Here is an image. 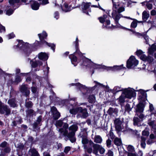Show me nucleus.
Masks as SVG:
<instances>
[{
	"label": "nucleus",
	"instance_id": "1",
	"mask_svg": "<svg viewBox=\"0 0 156 156\" xmlns=\"http://www.w3.org/2000/svg\"><path fill=\"white\" fill-rule=\"evenodd\" d=\"M78 127L76 125H73L70 126L69 128V130L71 132L68 133L67 130L62 129H60L59 131L60 134L63 135L67 137L69 139L70 141L72 143L76 141V138L74 137L75 132L77 130Z\"/></svg>",
	"mask_w": 156,
	"mask_h": 156
},
{
	"label": "nucleus",
	"instance_id": "2",
	"mask_svg": "<svg viewBox=\"0 0 156 156\" xmlns=\"http://www.w3.org/2000/svg\"><path fill=\"white\" fill-rule=\"evenodd\" d=\"M112 2L113 5V11L112 15V17L115 20V23L117 24L120 18V15L117 14V12L118 13H120L124 11L125 9L122 7L119 8V0H112Z\"/></svg>",
	"mask_w": 156,
	"mask_h": 156
},
{
	"label": "nucleus",
	"instance_id": "3",
	"mask_svg": "<svg viewBox=\"0 0 156 156\" xmlns=\"http://www.w3.org/2000/svg\"><path fill=\"white\" fill-rule=\"evenodd\" d=\"M82 143L83 145V148L88 153H91L92 151V147L94 148V143L90 140H89L86 136H82Z\"/></svg>",
	"mask_w": 156,
	"mask_h": 156
},
{
	"label": "nucleus",
	"instance_id": "4",
	"mask_svg": "<svg viewBox=\"0 0 156 156\" xmlns=\"http://www.w3.org/2000/svg\"><path fill=\"white\" fill-rule=\"evenodd\" d=\"M38 36L42 44H45L48 46L51 47L54 51H55V45L53 44L48 43L46 41L44 40V39H45L47 36V34L45 32L43 31L42 34H38Z\"/></svg>",
	"mask_w": 156,
	"mask_h": 156
},
{
	"label": "nucleus",
	"instance_id": "5",
	"mask_svg": "<svg viewBox=\"0 0 156 156\" xmlns=\"http://www.w3.org/2000/svg\"><path fill=\"white\" fill-rule=\"evenodd\" d=\"M123 93L125 97L129 99L136 96V93L134 90L130 88L125 89Z\"/></svg>",
	"mask_w": 156,
	"mask_h": 156
},
{
	"label": "nucleus",
	"instance_id": "6",
	"mask_svg": "<svg viewBox=\"0 0 156 156\" xmlns=\"http://www.w3.org/2000/svg\"><path fill=\"white\" fill-rule=\"evenodd\" d=\"M138 61L133 56H131L127 62V67L128 68H133L138 64Z\"/></svg>",
	"mask_w": 156,
	"mask_h": 156
},
{
	"label": "nucleus",
	"instance_id": "7",
	"mask_svg": "<svg viewBox=\"0 0 156 156\" xmlns=\"http://www.w3.org/2000/svg\"><path fill=\"white\" fill-rule=\"evenodd\" d=\"M11 110L8 106L3 105L0 102V114L8 115L10 113Z\"/></svg>",
	"mask_w": 156,
	"mask_h": 156
},
{
	"label": "nucleus",
	"instance_id": "8",
	"mask_svg": "<svg viewBox=\"0 0 156 156\" xmlns=\"http://www.w3.org/2000/svg\"><path fill=\"white\" fill-rule=\"evenodd\" d=\"M107 15H104L103 17L99 18L98 19L100 23H103L105 22L104 26L108 28H110V27L109 26V25H110V22L109 20L107 19Z\"/></svg>",
	"mask_w": 156,
	"mask_h": 156
},
{
	"label": "nucleus",
	"instance_id": "9",
	"mask_svg": "<svg viewBox=\"0 0 156 156\" xmlns=\"http://www.w3.org/2000/svg\"><path fill=\"white\" fill-rule=\"evenodd\" d=\"M98 150H99L100 153L101 154H103L105 151V149L101 146L97 144H94L93 153L96 154L98 153Z\"/></svg>",
	"mask_w": 156,
	"mask_h": 156
},
{
	"label": "nucleus",
	"instance_id": "10",
	"mask_svg": "<svg viewBox=\"0 0 156 156\" xmlns=\"http://www.w3.org/2000/svg\"><path fill=\"white\" fill-rule=\"evenodd\" d=\"M90 5L91 3H83L82 5V8L83 12L88 15V12H90L89 9Z\"/></svg>",
	"mask_w": 156,
	"mask_h": 156
},
{
	"label": "nucleus",
	"instance_id": "11",
	"mask_svg": "<svg viewBox=\"0 0 156 156\" xmlns=\"http://www.w3.org/2000/svg\"><path fill=\"white\" fill-rule=\"evenodd\" d=\"M51 111L53 114V117L54 119H58L60 116V113L58 112L56 107H52L51 108Z\"/></svg>",
	"mask_w": 156,
	"mask_h": 156
},
{
	"label": "nucleus",
	"instance_id": "12",
	"mask_svg": "<svg viewBox=\"0 0 156 156\" xmlns=\"http://www.w3.org/2000/svg\"><path fill=\"white\" fill-rule=\"evenodd\" d=\"M20 91L21 92L24 93L26 96L30 94V89H28L27 86L26 85H22L20 88Z\"/></svg>",
	"mask_w": 156,
	"mask_h": 156
},
{
	"label": "nucleus",
	"instance_id": "13",
	"mask_svg": "<svg viewBox=\"0 0 156 156\" xmlns=\"http://www.w3.org/2000/svg\"><path fill=\"white\" fill-rule=\"evenodd\" d=\"M140 58L142 60L145 61H147L149 63L152 62L153 60V58L152 57L150 56L147 57L144 54L142 55Z\"/></svg>",
	"mask_w": 156,
	"mask_h": 156
},
{
	"label": "nucleus",
	"instance_id": "14",
	"mask_svg": "<svg viewBox=\"0 0 156 156\" xmlns=\"http://www.w3.org/2000/svg\"><path fill=\"white\" fill-rule=\"evenodd\" d=\"M154 53V56L156 57V44L152 45L151 48L148 49V53L149 55H152Z\"/></svg>",
	"mask_w": 156,
	"mask_h": 156
},
{
	"label": "nucleus",
	"instance_id": "15",
	"mask_svg": "<svg viewBox=\"0 0 156 156\" xmlns=\"http://www.w3.org/2000/svg\"><path fill=\"white\" fill-rule=\"evenodd\" d=\"M31 7L33 10H37L39 7L40 4L36 1H33L31 2Z\"/></svg>",
	"mask_w": 156,
	"mask_h": 156
},
{
	"label": "nucleus",
	"instance_id": "16",
	"mask_svg": "<svg viewBox=\"0 0 156 156\" xmlns=\"http://www.w3.org/2000/svg\"><path fill=\"white\" fill-rule=\"evenodd\" d=\"M83 64L84 66L89 67L93 66L94 63L90 60L87 58H85L83 62Z\"/></svg>",
	"mask_w": 156,
	"mask_h": 156
},
{
	"label": "nucleus",
	"instance_id": "17",
	"mask_svg": "<svg viewBox=\"0 0 156 156\" xmlns=\"http://www.w3.org/2000/svg\"><path fill=\"white\" fill-rule=\"evenodd\" d=\"M38 58L40 59L47 60L48 58V56L45 53L41 52L38 54Z\"/></svg>",
	"mask_w": 156,
	"mask_h": 156
},
{
	"label": "nucleus",
	"instance_id": "18",
	"mask_svg": "<svg viewBox=\"0 0 156 156\" xmlns=\"http://www.w3.org/2000/svg\"><path fill=\"white\" fill-rule=\"evenodd\" d=\"M10 151V149L9 147H7L4 149L1 150L0 156H5L6 153H9Z\"/></svg>",
	"mask_w": 156,
	"mask_h": 156
},
{
	"label": "nucleus",
	"instance_id": "19",
	"mask_svg": "<svg viewBox=\"0 0 156 156\" xmlns=\"http://www.w3.org/2000/svg\"><path fill=\"white\" fill-rule=\"evenodd\" d=\"M124 18L133 20V21L131 23V27L135 28L136 27L137 25V21L136 20L134 19H133L132 18H131L129 17L125 16Z\"/></svg>",
	"mask_w": 156,
	"mask_h": 156
},
{
	"label": "nucleus",
	"instance_id": "20",
	"mask_svg": "<svg viewBox=\"0 0 156 156\" xmlns=\"http://www.w3.org/2000/svg\"><path fill=\"white\" fill-rule=\"evenodd\" d=\"M139 91L138 95L140 99H141L142 98H145L146 97V93L144 90H140Z\"/></svg>",
	"mask_w": 156,
	"mask_h": 156
},
{
	"label": "nucleus",
	"instance_id": "21",
	"mask_svg": "<svg viewBox=\"0 0 156 156\" xmlns=\"http://www.w3.org/2000/svg\"><path fill=\"white\" fill-rule=\"evenodd\" d=\"M82 110V108L80 107L75 108H73L70 110V113L73 114H75L77 112H80Z\"/></svg>",
	"mask_w": 156,
	"mask_h": 156
},
{
	"label": "nucleus",
	"instance_id": "22",
	"mask_svg": "<svg viewBox=\"0 0 156 156\" xmlns=\"http://www.w3.org/2000/svg\"><path fill=\"white\" fill-rule=\"evenodd\" d=\"M29 153L31 156H39L37 151L34 148H31L29 151Z\"/></svg>",
	"mask_w": 156,
	"mask_h": 156
},
{
	"label": "nucleus",
	"instance_id": "23",
	"mask_svg": "<svg viewBox=\"0 0 156 156\" xmlns=\"http://www.w3.org/2000/svg\"><path fill=\"white\" fill-rule=\"evenodd\" d=\"M102 141L101 137L99 135L95 136L94 138V141L97 143L101 144Z\"/></svg>",
	"mask_w": 156,
	"mask_h": 156
},
{
	"label": "nucleus",
	"instance_id": "24",
	"mask_svg": "<svg viewBox=\"0 0 156 156\" xmlns=\"http://www.w3.org/2000/svg\"><path fill=\"white\" fill-rule=\"evenodd\" d=\"M149 16L148 12L146 11H144L142 13V19L144 21H146Z\"/></svg>",
	"mask_w": 156,
	"mask_h": 156
},
{
	"label": "nucleus",
	"instance_id": "25",
	"mask_svg": "<svg viewBox=\"0 0 156 156\" xmlns=\"http://www.w3.org/2000/svg\"><path fill=\"white\" fill-rule=\"evenodd\" d=\"M62 9L63 11L65 12L69 11L71 10V8L69 6L68 4L66 3H65L64 5L62 7Z\"/></svg>",
	"mask_w": 156,
	"mask_h": 156
},
{
	"label": "nucleus",
	"instance_id": "26",
	"mask_svg": "<svg viewBox=\"0 0 156 156\" xmlns=\"http://www.w3.org/2000/svg\"><path fill=\"white\" fill-rule=\"evenodd\" d=\"M19 2V0H9V1L10 6L13 8Z\"/></svg>",
	"mask_w": 156,
	"mask_h": 156
},
{
	"label": "nucleus",
	"instance_id": "27",
	"mask_svg": "<svg viewBox=\"0 0 156 156\" xmlns=\"http://www.w3.org/2000/svg\"><path fill=\"white\" fill-rule=\"evenodd\" d=\"M69 57L71 59L72 63L75 66L76 65V64H75L74 63L75 62H76L77 61L76 57L73 55H70L69 56Z\"/></svg>",
	"mask_w": 156,
	"mask_h": 156
},
{
	"label": "nucleus",
	"instance_id": "28",
	"mask_svg": "<svg viewBox=\"0 0 156 156\" xmlns=\"http://www.w3.org/2000/svg\"><path fill=\"white\" fill-rule=\"evenodd\" d=\"M8 103L11 107H15L16 106V101L15 99H12L9 100L8 101Z\"/></svg>",
	"mask_w": 156,
	"mask_h": 156
},
{
	"label": "nucleus",
	"instance_id": "29",
	"mask_svg": "<svg viewBox=\"0 0 156 156\" xmlns=\"http://www.w3.org/2000/svg\"><path fill=\"white\" fill-rule=\"evenodd\" d=\"M115 144L117 146H120L122 144V142L120 139L116 138L114 140Z\"/></svg>",
	"mask_w": 156,
	"mask_h": 156
},
{
	"label": "nucleus",
	"instance_id": "30",
	"mask_svg": "<svg viewBox=\"0 0 156 156\" xmlns=\"http://www.w3.org/2000/svg\"><path fill=\"white\" fill-rule=\"evenodd\" d=\"M122 65H121L120 66H114L113 68L112 67H108L109 69H111L112 70H119L122 69L123 68L122 67Z\"/></svg>",
	"mask_w": 156,
	"mask_h": 156
},
{
	"label": "nucleus",
	"instance_id": "31",
	"mask_svg": "<svg viewBox=\"0 0 156 156\" xmlns=\"http://www.w3.org/2000/svg\"><path fill=\"white\" fill-rule=\"evenodd\" d=\"M143 111V109L141 108V105H138L136 110L137 115H138L139 113L142 112Z\"/></svg>",
	"mask_w": 156,
	"mask_h": 156
},
{
	"label": "nucleus",
	"instance_id": "32",
	"mask_svg": "<svg viewBox=\"0 0 156 156\" xmlns=\"http://www.w3.org/2000/svg\"><path fill=\"white\" fill-rule=\"evenodd\" d=\"M80 112H81L82 113V116L84 118L87 117L88 115V114L87 112V110L86 109H82V111Z\"/></svg>",
	"mask_w": 156,
	"mask_h": 156
},
{
	"label": "nucleus",
	"instance_id": "33",
	"mask_svg": "<svg viewBox=\"0 0 156 156\" xmlns=\"http://www.w3.org/2000/svg\"><path fill=\"white\" fill-rule=\"evenodd\" d=\"M141 145L142 147L144 148H145L146 146V144L145 143L146 138L144 137H142L141 138Z\"/></svg>",
	"mask_w": 156,
	"mask_h": 156
},
{
	"label": "nucleus",
	"instance_id": "34",
	"mask_svg": "<svg viewBox=\"0 0 156 156\" xmlns=\"http://www.w3.org/2000/svg\"><path fill=\"white\" fill-rule=\"evenodd\" d=\"M125 95L123 94V93L119 99V102L121 103H123L125 101Z\"/></svg>",
	"mask_w": 156,
	"mask_h": 156
},
{
	"label": "nucleus",
	"instance_id": "35",
	"mask_svg": "<svg viewBox=\"0 0 156 156\" xmlns=\"http://www.w3.org/2000/svg\"><path fill=\"white\" fill-rule=\"evenodd\" d=\"M95 98L94 95L89 96L88 98V101L90 103H93L95 101Z\"/></svg>",
	"mask_w": 156,
	"mask_h": 156
},
{
	"label": "nucleus",
	"instance_id": "36",
	"mask_svg": "<svg viewBox=\"0 0 156 156\" xmlns=\"http://www.w3.org/2000/svg\"><path fill=\"white\" fill-rule=\"evenodd\" d=\"M62 122L60 120L56 121L55 125L56 126L61 127L62 125Z\"/></svg>",
	"mask_w": 156,
	"mask_h": 156
},
{
	"label": "nucleus",
	"instance_id": "37",
	"mask_svg": "<svg viewBox=\"0 0 156 156\" xmlns=\"http://www.w3.org/2000/svg\"><path fill=\"white\" fill-rule=\"evenodd\" d=\"M38 1L41 2H41H40V4L42 5H45L48 3V0H38Z\"/></svg>",
	"mask_w": 156,
	"mask_h": 156
},
{
	"label": "nucleus",
	"instance_id": "38",
	"mask_svg": "<svg viewBox=\"0 0 156 156\" xmlns=\"http://www.w3.org/2000/svg\"><path fill=\"white\" fill-rule=\"evenodd\" d=\"M146 6L149 10H151L152 9V4L147 2L146 4Z\"/></svg>",
	"mask_w": 156,
	"mask_h": 156
},
{
	"label": "nucleus",
	"instance_id": "39",
	"mask_svg": "<svg viewBox=\"0 0 156 156\" xmlns=\"http://www.w3.org/2000/svg\"><path fill=\"white\" fill-rule=\"evenodd\" d=\"M113 90L114 91V92H118L119 91H121L122 90V89L119 87H117V86H116V87H115L114 89H113Z\"/></svg>",
	"mask_w": 156,
	"mask_h": 156
},
{
	"label": "nucleus",
	"instance_id": "40",
	"mask_svg": "<svg viewBox=\"0 0 156 156\" xmlns=\"http://www.w3.org/2000/svg\"><path fill=\"white\" fill-rule=\"evenodd\" d=\"M140 121V120L137 117H134L133 119L134 124V125H137V123Z\"/></svg>",
	"mask_w": 156,
	"mask_h": 156
},
{
	"label": "nucleus",
	"instance_id": "41",
	"mask_svg": "<svg viewBox=\"0 0 156 156\" xmlns=\"http://www.w3.org/2000/svg\"><path fill=\"white\" fill-rule=\"evenodd\" d=\"M128 150L130 152H133L134 151V149L133 147L130 145H129L127 147Z\"/></svg>",
	"mask_w": 156,
	"mask_h": 156
},
{
	"label": "nucleus",
	"instance_id": "42",
	"mask_svg": "<svg viewBox=\"0 0 156 156\" xmlns=\"http://www.w3.org/2000/svg\"><path fill=\"white\" fill-rule=\"evenodd\" d=\"M30 63L33 67H36L37 66V61L34 62L33 61H31Z\"/></svg>",
	"mask_w": 156,
	"mask_h": 156
},
{
	"label": "nucleus",
	"instance_id": "43",
	"mask_svg": "<svg viewBox=\"0 0 156 156\" xmlns=\"http://www.w3.org/2000/svg\"><path fill=\"white\" fill-rule=\"evenodd\" d=\"M136 53L137 55L139 57H140V56L143 54V52L141 50H137Z\"/></svg>",
	"mask_w": 156,
	"mask_h": 156
},
{
	"label": "nucleus",
	"instance_id": "44",
	"mask_svg": "<svg viewBox=\"0 0 156 156\" xmlns=\"http://www.w3.org/2000/svg\"><path fill=\"white\" fill-rule=\"evenodd\" d=\"M13 10L12 9H9L6 11V14L7 15L10 16L13 12Z\"/></svg>",
	"mask_w": 156,
	"mask_h": 156
},
{
	"label": "nucleus",
	"instance_id": "45",
	"mask_svg": "<svg viewBox=\"0 0 156 156\" xmlns=\"http://www.w3.org/2000/svg\"><path fill=\"white\" fill-rule=\"evenodd\" d=\"M154 121H151L149 122H148V124L150 126H151L152 128L153 129H155L154 124Z\"/></svg>",
	"mask_w": 156,
	"mask_h": 156
},
{
	"label": "nucleus",
	"instance_id": "46",
	"mask_svg": "<svg viewBox=\"0 0 156 156\" xmlns=\"http://www.w3.org/2000/svg\"><path fill=\"white\" fill-rule=\"evenodd\" d=\"M23 41H19V44L17 46L19 47L20 48H21L23 47Z\"/></svg>",
	"mask_w": 156,
	"mask_h": 156
},
{
	"label": "nucleus",
	"instance_id": "47",
	"mask_svg": "<svg viewBox=\"0 0 156 156\" xmlns=\"http://www.w3.org/2000/svg\"><path fill=\"white\" fill-rule=\"evenodd\" d=\"M32 105V104L31 101H29L26 103V106L27 108H30Z\"/></svg>",
	"mask_w": 156,
	"mask_h": 156
},
{
	"label": "nucleus",
	"instance_id": "48",
	"mask_svg": "<svg viewBox=\"0 0 156 156\" xmlns=\"http://www.w3.org/2000/svg\"><path fill=\"white\" fill-rule=\"evenodd\" d=\"M142 134L143 136H148L149 134V132L147 131L144 130L143 131Z\"/></svg>",
	"mask_w": 156,
	"mask_h": 156
},
{
	"label": "nucleus",
	"instance_id": "49",
	"mask_svg": "<svg viewBox=\"0 0 156 156\" xmlns=\"http://www.w3.org/2000/svg\"><path fill=\"white\" fill-rule=\"evenodd\" d=\"M7 143L6 142L4 141L2 142L0 145V147H7Z\"/></svg>",
	"mask_w": 156,
	"mask_h": 156
},
{
	"label": "nucleus",
	"instance_id": "50",
	"mask_svg": "<svg viewBox=\"0 0 156 156\" xmlns=\"http://www.w3.org/2000/svg\"><path fill=\"white\" fill-rule=\"evenodd\" d=\"M115 127L116 129L118 131H120L121 129V125H119V124L115 125Z\"/></svg>",
	"mask_w": 156,
	"mask_h": 156
},
{
	"label": "nucleus",
	"instance_id": "51",
	"mask_svg": "<svg viewBox=\"0 0 156 156\" xmlns=\"http://www.w3.org/2000/svg\"><path fill=\"white\" fill-rule=\"evenodd\" d=\"M111 141L110 139H108L106 141V145L107 147H109L111 146Z\"/></svg>",
	"mask_w": 156,
	"mask_h": 156
},
{
	"label": "nucleus",
	"instance_id": "52",
	"mask_svg": "<svg viewBox=\"0 0 156 156\" xmlns=\"http://www.w3.org/2000/svg\"><path fill=\"white\" fill-rule=\"evenodd\" d=\"M114 123L115 125H121V122L118 119H116L114 121Z\"/></svg>",
	"mask_w": 156,
	"mask_h": 156
},
{
	"label": "nucleus",
	"instance_id": "53",
	"mask_svg": "<svg viewBox=\"0 0 156 156\" xmlns=\"http://www.w3.org/2000/svg\"><path fill=\"white\" fill-rule=\"evenodd\" d=\"M70 147H66L64 149V152L66 153H67L70 151Z\"/></svg>",
	"mask_w": 156,
	"mask_h": 156
},
{
	"label": "nucleus",
	"instance_id": "54",
	"mask_svg": "<svg viewBox=\"0 0 156 156\" xmlns=\"http://www.w3.org/2000/svg\"><path fill=\"white\" fill-rule=\"evenodd\" d=\"M15 37V35L12 33L8 35V39H10L13 38Z\"/></svg>",
	"mask_w": 156,
	"mask_h": 156
},
{
	"label": "nucleus",
	"instance_id": "55",
	"mask_svg": "<svg viewBox=\"0 0 156 156\" xmlns=\"http://www.w3.org/2000/svg\"><path fill=\"white\" fill-rule=\"evenodd\" d=\"M133 33L135 35L137 36V37H140L143 36L142 34H141L138 32H134Z\"/></svg>",
	"mask_w": 156,
	"mask_h": 156
},
{
	"label": "nucleus",
	"instance_id": "56",
	"mask_svg": "<svg viewBox=\"0 0 156 156\" xmlns=\"http://www.w3.org/2000/svg\"><path fill=\"white\" fill-rule=\"evenodd\" d=\"M149 108L150 109L151 112H152V113L153 114L154 113L153 112V111L154 110V108L153 107V105L151 104H150V106H149Z\"/></svg>",
	"mask_w": 156,
	"mask_h": 156
},
{
	"label": "nucleus",
	"instance_id": "57",
	"mask_svg": "<svg viewBox=\"0 0 156 156\" xmlns=\"http://www.w3.org/2000/svg\"><path fill=\"white\" fill-rule=\"evenodd\" d=\"M151 14L152 16H155L156 15V11L154 10H152L151 12Z\"/></svg>",
	"mask_w": 156,
	"mask_h": 156
},
{
	"label": "nucleus",
	"instance_id": "58",
	"mask_svg": "<svg viewBox=\"0 0 156 156\" xmlns=\"http://www.w3.org/2000/svg\"><path fill=\"white\" fill-rule=\"evenodd\" d=\"M108 156H113V152L110 150L109 151H108Z\"/></svg>",
	"mask_w": 156,
	"mask_h": 156
},
{
	"label": "nucleus",
	"instance_id": "59",
	"mask_svg": "<svg viewBox=\"0 0 156 156\" xmlns=\"http://www.w3.org/2000/svg\"><path fill=\"white\" fill-rule=\"evenodd\" d=\"M31 90L33 93H35L37 90V88L35 87H31Z\"/></svg>",
	"mask_w": 156,
	"mask_h": 156
},
{
	"label": "nucleus",
	"instance_id": "60",
	"mask_svg": "<svg viewBox=\"0 0 156 156\" xmlns=\"http://www.w3.org/2000/svg\"><path fill=\"white\" fill-rule=\"evenodd\" d=\"M147 143L148 144H150L153 143V141L151 139H149L147 141Z\"/></svg>",
	"mask_w": 156,
	"mask_h": 156
},
{
	"label": "nucleus",
	"instance_id": "61",
	"mask_svg": "<svg viewBox=\"0 0 156 156\" xmlns=\"http://www.w3.org/2000/svg\"><path fill=\"white\" fill-rule=\"evenodd\" d=\"M128 156H137L136 154L129 152L128 153Z\"/></svg>",
	"mask_w": 156,
	"mask_h": 156
},
{
	"label": "nucleus",
	"instance_id": "62",
	"mask_svg": "<svg viewBox=\"0 0 156 156\" xmlns=\"http://www.w3.org/2000/svg\"><path fill=\"white\" fill-rule=\"evenodd\" d=\"M137 115L140 119H143L144 117V115L142 114L141 113H139V115Z\"/></svg>",
	"mask_w": 156,
	"mask_h": 156
},
{
	"label": "nucleus",
	"instance_id": "63",
	"mask_svg": "<svg viewBox=\"0 0 156 156\" xmlns=\"http://www.w3.org/2000/svg\"><path fill=\"white\" fill-rule=\"evenodd\" d=\"M55 17L57 19L58 18V12H55Z\"/></svg>",
	"mask_w": 156,
	"mask_h": 156
},
{
	"label": "nucleus",
	"instance_id": "64",
	"mask_svg": "<svg viewBox=\"0 0 156 156\" xmlns=\"http://www.w3.org/2000/svg\"><path fill=\"white\" fill-rule=\"evenodd\" d=\"M68 127V125L66 123H65L64 125V128H62V129H66V130H67L66 129H67Z\"/></svg>",
	"mask_w": 156,
	"mask_h": 156
}]
</instances>
